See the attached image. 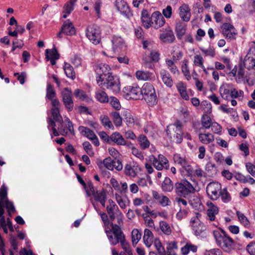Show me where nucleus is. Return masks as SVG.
<instances>
[{
  "mask_svg": "<svg viewBox=\"0 0 255 255\" xmlns=\"http://www.w3.org/2000/svg\"><path fill=\"white\" fill-rule=\"evenodd\" d=\"M199 139L203 144H208L214 140V136L211 133H199L198 134Z\"/></svg>",
  "mask_w": 255,
  "mask_h": 255,
  "instance_id": "nucleus-36",
  "label": "nucleus"
},
{
  "mask_svg": "<svg viewBox=\"0 0 255 255\" xmlns=\"http://www.w3.org/2000/svg\"><path fill=\"white\" fill-rule=\"evenodd\" d=\"M141 97L147 104L152 107L157 104L158 100L153 85L149 82L145 83L140 88Z\"/></svg>",
  "mask_w": 255,
  "mask_h": 255,
  "instance_id": "nucleus-6",
  "label": "nucleus"
},
{
  "mask_svg": "<svg viewBox=\"0 0 255 255\" xmlns=\"http://www.w3.org/2000/svg\"><path fill=\"white\" fill-rule=\"evenodd\" d=\"M106 210L108 214H116L122 213L119 209L118 206L112 199L108 200V204L106 206Z\"/></svg>",
  "mask_w": 255,
  "mask_h": 255,
  "instance_id": "nucleus-38",
  "label": "nucleus"
},
{
  "mask_svg": "<svg viewBox=\"0 0 255 255\" xmlns=\"http://www.w3.org/2000/svg\"><path fill=\"white\" fill-rule=\"evenodd\" d=\"M217 245L224 252L230 253L234 248L235 242L226 232L221 229L213 231Z\"/></svg>",
  "mask_w": 255,
  "mask_h": 255,
  "instance_id": "nucleus-3",
  "label": "nucleus"
},
{
  "mask_svg": "<svg viewBox=\"0 0 255 255\" xmlns=\"http://www.w3.org/2000/svg\"><path fill=\"white\" fill-rule=\"evenodd\" d=\"M123 92L129 99L136 100L141 98L140 88L137 86H127L123 89Z\"/></svg>",
  "mask_w": 255,
  "mask_h": 255,
  "instance_id": "nucleus-15",
  "label": "nucleus"
},
{
  "mask_svg": "<svg viewBox=\"0 0 255 255\" xmlns=\"http://www.w3.org/2000/svg\"><path fill=\"white\" fill-rule=\"evenodd\" d=\"M114 144L118 145H126L127 141L120 132L116 131L113 132L110 135V144Z\"/></svg>",
  "mask_w": 255,
  "mask_h": 255,
  "instance_id": "nucleus-24",
  "label": "nucleus"
},
{
  "mask_svg": "<svg viewBox=\"0 0 255 255\" xmlns=\"http://www.w3.org/2000/svg\"><path fill=\"white\" fill-rule=\"evenodd\" d=\"M7 210V212L9 216L11 217L12 214H14L15 212V209L12 202L9 201L8 199H6L4 202V207Z\"/></svg>",
  "mask_w": 255,
  "mask_h": 255,
  "instance_id": "nucleus-53",
  "label": "nucleus"
},
{
  "mask_svg": "<svg viewBox=\"0 0 255 255\" xmlns=\"http://www.w3.org/2000/svg\"><path fill=\"white\" fill-rule=\"evenodd\" d=\"M186 29V24L185 23L182 21L176 22L175 30L178 39H182L185 34Z\"/></svg>",
  "mask_w": 255,
  "mask_h": 255,
  "instance_id": "nucleus-32",
  "label": "nucleus"
},
{
  "mask_svg": "<svg viewBox=\"0 0 255 255\" xmlns=\"http://www.w3.org/2000/svg\"><path fill=\"white\" fill-rule=\"evenodd\" d=\"M99 215L101 216V219L103 222L105 230L106 229L107 227H109L112 226V224H114L112 222H110L108 216L106 213L102 212L100 211H98Z\"/></svg>",
  "mask_w": 255,
  "mask_h": 255,
  "instance_id": "nucleus-55",
  "label": "nucleus"
},
{
  "mask_svg": "<svg viewBox=\"0 0 255 255\" xmlns=\"http://www.w3.org/2000/svg\"><path fill=\"white\" fill-rule=\"evenodd\" d=\"M165 63L167 68L171 73L173 74H176V73L179 74V71L177 67L175 65L173 60L166 59Z\"/></svg>",
  "mask_w": 255,
  "mask_h": 255,
  "instance_id": "nucleus-43",
  "label": "nucleus"
},
{
  "mask_svg": "<svg viewBox=\"0 0 255 255\" xmlns=\"http://www.w3.org/2000/svg\"><path fill=\"white\" fill-rule=\"evenodd\" d=\"M64 70L66 76L72 79H74L76 77L75 72L73 67L67 62H65L64 66Z\"/></svg>",
  "mask_w": 255,
  "mask_h": 255,
  "instance_id": "nucleus-42",
  "label": "nucleus"
},
{
  "mask_svg": "<svg viewBox=\"0 0 255 255\" xmlns=\"http://www.w3.org/2000/svg\"><path fill=\"white\" fill-rule=\"evenodd\" d=\"M101 32L99 26L92 24L87 26L86 29V36L94 44H99L101 39Z\"/></svg>",
  "mask_w": 255,
  "mask_h": 255,
  "instance_id": "nucleus-10",
  "label": "nucleus"
},
{
  "mask_svg": "<svg viewBox=\"0 0 255 255\" xmlns=\"http://www.w3.org/2000/svg\"><path fill=\"white\" fill-rule=\"evenodd\" d=\"M233 85L232 84H224L220 88V93L223 99L229 100L230 98Z\"/></svg>",
  "mask_w": 255,
  "mask_h": 255,
  "instance_id": "nucleus-28",
  "label": "nucleus"
},
{
  "mask_svg": "<svg viewBox=\"0 0 255 255\" xmlns=\"http://www.w3.org/2000/svg\"><path fill=\"white\" fill-rule=\"evenodd\" d=\"M154 245L158 252L159 255H167L164 247L159 239H155Z\"/></svg>",
  "mask_w": 255,
  "mask_h": 255,
  "instance_id": "nucleus-58",
  "label": "nucleus"
},
{
  "mask_svg": "<svg viewBox=\"0 0 255 255\" xmlns=\"http://www.w3.org/2000/svg\"><path fill=\"white\" fill-rule=\"evenodd\" d=\"M149 161L156 169L158 171L169 168V162L163 155L159 154L157 156L151 155L149 157Z\"/></svg>",
  "mask_w": 255,
  "mask_h": 255,
  "instance_id": "nucleus-9",
  "label": "nucleus"
},
{
  "mask_svg": "<svg viewBox=\"0 0 255 255\" xmlns=\"http://www.w3.org/2000/svg\"><path fill=\"white\" fill-rule=\"evenodd\" d=\"M138 144L142 150H145L148 148L150 144V141L145 135L140 134L137 137Z\"/></svg>",
  "mask_w": 255,
  "mask_h": 255,
  "instance_id": "nucleus-37",
  "label": "nucleus"
},
{
  "mask_svg": "<svg viewBox=\"0 0 255 255\" xmlns=\"http://www.w3.org/2000/svg\"><path fill=\"white\" fill-rule=\"evenodd\" d=\"M152 196L155 202L163 207L169 206L171 204V201L167 196L157 191H152Z\"/></svg>",
  "mask_w": 255,
  "mask_h": 255,
  "instance_id": "nucleus-17",
  "label": "nucleus"
},
{
  "mask_svg": "<svg viewBox=\"0 0 255 255\" xmlns=\"http://www.w3.org/2000/svg\"><path fill=\"white\" fill-rule=\"evenodd\" d=\"M179 14L183 21L188 22L190 20L191 13V9L187 4H182L178 9Z\"/></svg>",
  "mask_w": 255,
  "mask_h": 255,
  "instance_id": "nucleus-23",
  "label": "nucleus"
},
{
  "mask_svg": "<svg viewBox=\"0 0 255 255\" xmlns=\"http://www.w3.org/2000/svg\"><path fill=\"white\" fill-rule=\"evenodd\" d=\"M75 4V3L70 0L67 1L63 6V12L64 13L70 14L74 9Z\"/></svg>",
  "mask_w": 255,
  "mask_h": 255,
  "instance_id": "nucleus-64",
  "label": "nucleus"
},
{
  "mask_svg": "<svg viewBox=\"0 0 255 255\" xmlns=\"http://www.w3.org/2000/svg\"><path fill=\"white\" fill-rule=\"evenodd\" d=\"M197 251V247L191 243H186V245L181 248V251L183 255H187L190 251L196 253Z\"/></svg>",
  "mask_w": 255,
  "mask_h": 255,
  "instance_id": "nucleus-46",
  "label": "nucleus"
},
{
  "mask_svg": "<svg viewBox=\"0 0 255 255\" xmlns=\"http://www.w3.org/2000/svg\"><path fill=\"white\" fill-rule=\"evenodd\" d=\"M122 115L124 117V120L127 126L130 128L133 127L135 123L136 122L137 119L133 118L130 112L128 110H125L123 112Z\"/></svg>",
  "mask_w": 255,
  "mask_h": 255,
  "instance_id": "nucleus-31",
  "label": "nucleus"
},
{
  "mask_svg": "<svg viewBox=\"0 0 255 255\" xmlns=\"http://www.w3.org/2000/svg\"><path fill=\"white\" fill-rule=\"evenodd\" d=\"M95 71L98 75L96 78L97 83H99L101 79L112 74L111 68L106 63H101L95 66Z\"/></svg>",
  "mask_w": 255,
  "mask_h": 255,
  "instance_id": "nucleus-12",
  "label": "nucleus"
},
{
  "mask_svg": "<svg viewBox=\"0 0 255 255\" xmlns=\"http://www.w3.org/2000/svg\"><path fill=\"white\" fill-rule=\"evenodd\" d=\"M123 214L120 213L117 216L118 224H112L111 226L106 228L105 232L112 245L115 246L120 243L127 255H132L130 246L126 240L125 235L121 227L123 224Z\"/></svg>",
  "mask_w": 255,
  "mask_h": 255,
  "instance_id": "nucleus-1",
  "label": "nucleus"
},
{
  "mask_svg": "<svg viewBox=\"0 0 255 255\" xmlns=\"http://www.w3.org/2000/svg\"><path fill=\"white\" fill-rule=\"evenodd\" d=\"M222 186L217 182L209 183L206 187V192L208 197L212 200H217L220 196Z\"/></svg>",
  "mask_w": 255,
  "mask_h": 255,
  "instance_id": "nucleus-11",
  "label": "nucleus"
},
{
  "mask_svg": "<svg viewBox=\"0 0 255 255\" xmlns=\"http://www.w3.org/2000/svg\"><path fill=\"white\" fill-rule=\"evenodd\" d=\"M173 160L175 163L182 167L186 165L187 161L185 157H182L179 154H175L173 155Z\"/></svg>",
  "mask_w": 255,
  "mask_h": 255,
  "instance_id": "nucleus-61",
  "label": "nucleus"
},
{
  "mask_svg": "<svg viewBox=\"0 0 255 255\" xmlns=\"http://www.w3.org/2000/svg\"><path fill=\"white\" fill-rule=\"evenodd\" d=\"M86 192V195L88 197H90V201L94 206V208L96 209L95 203L94 202V200L98 196H99L100 194L103 193V190H98L95 188L94 185L91 181H88L87 182L86 185L84 187Z\"/></svg>",
  "mask_w": 255,
  "mask_h": 255,
  "instance_id": "nucleus-13",
  "label": "nucleus"
},
{
  "mask_svg": "<svg viewBox=\"0 0 255 255\" xmlns=\"http://www.w3.org/2000/svg\"><path fill=\"white\" fill-rule=\"evenodd\" d=\"M143 240L145 245L147 247L149 248L152 245L153 234L150 230L148 229L144 230Z\"/></svg>",
  "mask_w": 255,
  "mask_h": 255,
  "instance_id": "nucleus-34",
  "label": "nucleus"
},
{
  "mask_svg": "<svg viewBox=\"0 0 255 255\" xmlns=\"http://www.w3.org/2000/svg\"><path fill=\"white\" fill-rule=\"evenodd\" d=\"M124 173L126 175L130 177H134L137 175V172L134 169V167L130 164L126 165L124 169Z\"/></svg>",
  "mask_w": 255,
  "mask_h": 255,
  "instance_id": "nucleus-48",
  "label": "nucleus"
},
{
  "mask_svg": "<svg viewBox=\"0 0 255 255\" xmlns=\"http://www.w3.org/2000/svg\"><path fill=\"white\" fill-rule=\"evenodd\" d=\"M244 65L248 70L255 69V48L249 50L245 57Z\"/></svg>",
  "mask_w": 255,
  "mask_h": 255,
  "instance_id": "nucleus-19",
  "label": "nucleus"
},
{
  "mask_svg": "<svg viewBox=\"0 0 255 255\" xmlns=\"http://www.w3.org/2000/svg\"><path fill=\"white\" fill-rule=\"evenodd\" d=\"M61 28L62 32L66 35L73 36L76 34V28L70 19L64 21Z\"/></svg>",
  "mask_w": 255,
  "mask_h": 255,
  "instance_id": "nucleus-22",
  "label": "nucleus"
},
{
  "mask_svg": "<svg viewBox=\"0 0 255 255\" xmlns=\"http://www.w3.org/2000/svg\"><path fill=\"white\" fill-rule=\"evenodd\" d=\"M220 194L221 199L223 202L227 203L231 200V196L230 194L228 192L226 188L221 189V192H220Z\"/></svg>",
  "mask_w": 255,
  "mask_h": 255,
  "instance_id": "nucleus-62",
  "label": "nucleus"
},
{
  "mask_svg": "<svg viewBox=\"0 0 255 255\" xmlns=\"http://www.w3.org/2000/svg\"><path fill=\"white\" fill-rule=\"evenodd\" d=\"M176 87L181 97L184 100L188 101L190 99L189 95L188 93L187 85L182 81L178 82Z\"/></svg>",
  "mask_w": 255,
  "mask_h": 255,
  "instance_id": "nucleus-25",
  "label": "nucleus"
},
{
  "mask_svg": "<svg viewBox=\"0 0 255 255\" xmlns=\"http://www.w3.org/2000/svg\"><path fill=\"white\" fill-rule=\"evenodd\" d=\"M141 20L142 25L146 29L153 27L157 29L163 26L165 22L163 16L159 11H154L150 15L145 9L141 11Z\"/></svg>",
  "mask_w": 255,
  "mask_h": 255,
  "instance_id": "nucleus-2",
  "label": "nucleus"
},
{
  "mask_svg": "<svg viewBox=\"0 0 255 255\" xmlns=\"http://www.w3.org/2000/svg\"><path fill=\"white\" fill-rule=\"evenodd\" d=\"M208 208L206 211L207 219L210 221H215L216 215L219 213V208L211 201H208L206 203Z\"/></svg>",
  "mask_w": 255,
  "mask_h": 255,
  "instance_id": "nucleus-21",
  "label": "nucleus"
},
{
  "mask_svg": "<svg viewBox=\"0 0 255 255\" xmlns=\"http://www.w3.org/2000/svg\"><path fill=\"white\" fill-rule=\"evenodd\" d=\"M213 123L211 118L207 114H204L201 118V124L202 128L206 129L209 128Z\"/></svg>",
  "mask_w": 255,
  "mask_h": 255,
  "instance_id": "nucleus-54",
  "label": "nucleus"
},
{
  "mask_svg": "<svg viewBox=\"0 0 255 255\" xmlns=\"http://www.w3.org/2000/svg\"><path fill=\"white\" fill-rule=\"evenodd\" d=\"M135 76L138 80L141 81H152L154 79L153 74L147 71L138 70L135 73Z\"/></svg>",
  "mask_w": 255,
  "mask_h": 255,
  "instance_id": "nucleus-27",
  "label": "nucleus"
},
{
  "mask_svg": "<svg viewBox=\"0 0 255 255\" xmlns=\"http://www.w3.org/2000/svg\"><path fill=\"white\" fill-rule=\"evenodd\" d=\"M181 70L185 79L187 81L191 79V75L190 74L189 67V60L187 59H184L181 63Z\"/></svg>",
  "mask_w": 255,
  "mask_h": 255,
  "instance_id": "nucleus-33",
  "label": "nucleus"
},
{
  "mask_svg": "<svg viewBox=\"0 0 255 255\" xmlns=\"http://www.w3.org/2000/svg\"><path fill=\"white\" fill-rule=\"evenodd\" d=\"M48 123L49 126L52 127L53 134L54 136H58L60 134L66 136L69 132L74 134L73 126L69 119L65 120L64 123L63 121L59 122L57 129L55 128V122L52 119L49 118Z\"/></svg>",
  "mask_w": 255,
  "mask_h": 255,
  "instance_id": "nucleus-5",
  "label": "nucleus"
},
{
  "mask_svg": "<svg viewBox=\"0 0 255 255\" xmlns=\"http://www.w3.org/2000/svg\"><path fill=\"white\" fill-rule=\"evenodd\" d=\"M51 114L53 118V121L58 123L63 122V118L60 114L59 108H52Z\"/></svg>",
  "mask_w": 255,
  "mask_h": 255,
  "instance_id": "nucleus-56",
  "label": "nucleus"
},
{
  "mask_svg": "<svg viewBox=\"0 0 255 255\" xmlns=\"http://www.w3.org/2000/svg\"><path fill=\"white\" fill-rule=\"evenodd\" d=\"M114 5L117 9L122 14L128 17L131 15V11L128 4L125 0H116Z\"/></svg>",
  "mask_w": 255,
  "mask_h": 255,
  "instance_id": "nucleus-20",
  "label": "nucleus"
},
{
  "mask_svg": "<svg viewBox=\"0 0 255 255\" xmlns=\"http://www.w3.org/2000/svg\"><path fill=\"white\" fill-rule=\"evenodd\" d=\"M221 30L222 33L227 40H232L236 38L237 30L230 23H223L221 26Z\"/></svg>",
  "mask_w": 255,
  "mask_h": 255,
  "instance_id": "nucleus-14",
  "label": "nucleus"
},
{
  "mask_svg": "<svg viewBox=\"0 0 255 255\" xmlns=\"http://www.w3.org/2000/svg\"><path fill=\"white\" fill-rule=\"evenodd\" d=\"M110 116L116 127H120L122 126L123 118L119 112L116 111L112 112L110 113Z\"/></svg>",
  "mask_w": 255,
  "mask_h": 255,
  "instance_id": "nucleus-39",
  "label": "nucleus"
},
{
  "mask_svg": "<svg viewBox=\"0 0 255 255\" xmlns=\"http://www.w3.org/2000/svg\"><path fill=\"white\" fill-rule=\"evenodd\" d=\"M195 189L193 186L186 180H181L175 183L174 192L176 197L187 198L195 192Z\"/></svg>",
  "mask_w": 255,
  "mask_h": 255,
  "instance_id": "nucleus-7",
  "label": "nucleus"
},
{
  "mask_svg": "<svg viewBox=\"0 0 255 255\" xmlns=\"http://www.w3.org/2000/svg\"><path fill=\"white\" fill-rule=\"evenodd\" d=\"M55 96L56 92L53 86L51 84H48L46 88V98L48 100H52Z\"/></svg>",
  "mask_w": 255,
  "mask_h": 255,
  "instance_id": "nucleus-57",
  "label": "nucleus"
},
{
  "mask_svg": "<svg viewBox=\"0 0 255 255\" xmlns=\"http://www.w3.org/2000/svg\"><path fill=\"white\" fill-rule=\"evenodd\" d=\"M161 189L163 192H171L174 186L173 182L168 177H166L162 182L161 184Z\"/></svg>",
  "mask_w": 255,
  "mask_h": 255,
  "instance_id": "nucleus-35",
  "label": "nucleus"
},
{
  "mask_svg": "<svg viewBox=\"0 0 255 255\" xmlns=\"http://www.w3.org/2000/svg\"><path fill=\"white\" fill-rule=\"evenodd\" d=\"M183 124L179 120H176L171 126L167 127L166 132L167 135L171 140L177 143H180L183 140Z\"/></svg>",
  "mask_w": 255,
  "mask_h": 255,
  "instance_id": "nucleus-4",
  "label": "nucleus"
},
{
  "mask_svg": "<svg viewBox=\"0 0 255 255\" xmlns=\"http://www.w3.org/2000/svg\"><path fill=\"white\" fill-rule=\"evenodd\" d=\"M204 59L201 54H195L194 55L193 59L194 66L203 68V66H204Z\"/></svg>",
  "mask_w": 255,
  "mask_h": 255,
  "instance_id": "nucleus-52",
  "label": "nucleus"
},
{
  "mask_svg": "<svg viewBox=\"0 0 255 255\" xmlns=\"http://www.w3.org/2000/svg\"><path fill=\"white\" fill-rule=\"evenodd\" d=\"M230 98L232 99H237L242 101L244 97V92L241 90H238L233 86L232 91H231Z\"/></svg>",
  "mask_w": 255,
  "mask_h": 255,
  "instance_id": "nucleus-45",
  "label": "nucleus"
},
{
  "mask_svg": "<svg viewBox=\"0 0 255 255\" xmlns=\"http://www.w3.org/2000/svg\"><path fill=\"white\" fill-rule=\"evenodd\" d=\"M99 86L103 90H110L114 93H118L120 90V83L119 80L113 76L109 75L108 76L101 79Z\"/></svg>",
  "mask_w": 255,
  "mask_h": 255,
  "instance_id": "nucleus-8",
  "label": "nucleus"
},
{
  "mask_svg": "<svg viewBox=\"0 0 255 255\" xmlns=\"http://www.w3.org/2000/svg\"><path fill=\"white\" fill-rule=\"evenodd\" d=\"M159 59V53L157 51H152L150 53V57L143 58V60L146 63H150L151 62H157Z\"/></svg>",
  "mask_w": 255,
  "mask_h": 255,
  "instance_id": "nucleus-50",
  "label": "nucleus"
},
{
  "mask_svg": "<svg viewBox=\"0 0 255 255\" xmlns=\"http://www.w3.org/2000/svg\"><path fill=\"white\" fill-rule=\"evenodd\" d=\"M102 125L106 128L108 129H113L114 126L112 122L110 121L108 116L106 115H101L100 117Z\"/></svg>",
  "mask_w": 255,
  "mask_h": 255,
  "instance_id": "nucleus-49",
  "label": "nucleus"
},
{
  "mask_svg": "<svg viewBox=\"0 0 255 255\" xmlns=\"http://www.w3.org/2000/svg\"><path fill=\"white\" fill-rule=\"evenodd\" d=\"M79 130L84 136L89 139L96 146H99V139L94 131L88 128L83 126L79 127Z\"/></svg>",
  "mask_w": 255,
  "mask_h": 255,
  "instance_id": "nucleus-18",
  "label": "nucleus"
},
{
  "mask_svg": "<svg viewBox=\"0 0 255 255\" xmlns=\"http://www.w3.org/2000/svg\"><path fill=\"white\" fill-rule=\"evenodd\" d=\"M159 229L166 235H170L172 233V229L168 223L164 221H161L159 223Z\"/></svg>",
  "mask_w": 255,
  "mask_h": 255,
  "instance_id": "nucleus-40",
  "label": "nucleus"
},
{
  "mask_svg": "<svg viewBox=\"0 0 255 255\" xmlns=\"http://www.w3.org/2000/svg\"><path fill=\"white\" fill-rule=\"evenodd\" d=\"M205 172L198 166L195 167L194 172L192 177H196L198 179H201L202 178L205 177Z\"/></svg>",
  "mask_w": 255,
  "mask_h": 255,
  "instance_id": "nucleus-63",
  "label": "nucleus"
},
{
  "mask_svg": "<svg viewBox=\"0 0 255 255\" xmlns=\"http://www.w3.org/2000/svg\"><path fill=\"white\" fill-rule=\"evenodd\" d=\"M178 248L177 243L175 241L169 242L167 244V255H177L175 253V250Z\"/></svg>",
  "mask_w": 255,
  "mask_h": 255,
  "instance_id": "nucleus-47",
  "label": "nucleus"
},
{
  "mask_svg": "<svg viewBox=\"0 0 255 255\" xmlns=\"http://www.w3.org/2000/svg\"><path fill=\"white\" fill-rule=\"evenodd\" d=\"M183 197H175L174 201L177 204L180 209L189 208L188 203Z\"/></svg>",
  "mask_w": 255,
  "mask_h": 255,
  "instance_id": "nucleus-59",
  "label": "nucleus"
},
{
  "mask_svg": "<svg viewBox=\"0 0 255 255\" xmlns=\"http://www.w3.org/2000/svg\"><path fill=\"white\" fill-rule=\"evenodd\" d=\"M190 225L192 229L196 236H199L202 233L206 230V226L202 222H190Z\"/></svg>",
  "mask_w": 255,
  "mask_h": 255,
  "instance_id": "nucleus-29",
  "label": "nucleus"
},
{
  "mask_svg": "<svg viewBox=\"0 0 255 255\" xmlns=\"http://www.w3.org/2000/svg\"><path fill=\"white\" fill-rule=\"evenodd\" d=\"M237 215L240 223L246 228H249L250 227V222L244 214L240 211L237 212Z\"/></svg>",
  "mask_w": 255,
  "mask_h": 255,
  "instance_id": "nucleus-51",
  "label": "nucleus"
},
{
  "mask_svg": "<svg viewBox=\"0 0 255 255\" xmlns=\"http://www.w3.org/2000/svg\"><path fill=\"white\" fill-rule=\"evenodd\" d=\"M45 57L47 60H49V59L52 58L59 59L60 57V55L56 48L54 47L51 49H46Z\"/></svg>",
  "mask_w": 255,
  "mask_h": 255,
  "instance_id": "nucleus-44",
  "label": "nucleus"
},
{
  "mask_svg": "<svg viewBox=\"0 0 255 255\" xmlns=\"http://www.w3.org/2000/svg\"><path fill=\"white\" fill-rule=\"evenodd\" d=\"M6 199H7V188L3 185L0 188V203L2 206H4V202Z\"/></svg>",
  "mask_w": 255,
  "mask_h": 255,
  "instance_id": "nucleus-60",
  "label": "nucleus"
},
{
  "mask_svg": "<svg viewBox=\"0 0 255 255\" xmlns=\"http://www.w3.org/2000/svg\"><path fill=\"white\" fill-rule=\"evenodd\" d=\"M62 101L68 111H72L74 108V103L72 99V94L71 90L68 88H64L61 92Z\"/></svg>",
  "mask_w": 255,
  "mask_h": 255,
  "instance_id": "nucleus-16",
  "label": "nucleus"
},
{
  "mask_svg": "<svg viewBox=\"0 0 255 255\" xmlns=\"http://www.w3.org/2000/svg\"><path fill=\"white\" fill-rule=\"evenodd\" d=\"M160 76L163 83L168 87L171 88L173 85V81L170 74L165 69H161Z\"/></svg>",
  "mask_w": 255,
  "mask_h": 255,
  "instance_id": "nucleus-26",
  "label": "nucleus"
},
{
  "mask_svg": "<svg viewBox=\"0 0 255 255\" xmlns=\"http://www.w3.org/2000/svg\"><path fill=\"white\" fill-rule=\"evenodd\" d=\"M96 98L99 102L102 103H108L109 97L107 94L103 90H99L96 92Z\"/></svg>",
  "mask_w": 255,
  "mask_h": 255,
  "instance_id": "nucleus-41",
  "label": "nucleus"
},
{
  "mask_svg": "<svg viewBox=\"0 0 255 255\" xmlns=\"http://www.w3.org/2000/svg\"><path fill=\"white\" fill-rule=\"evenodd\" d=\"M159 38L164 42L170 43L174 41L175 36L173 31L168 29L160 34Z\"/></svg>",
  "mask_w": 255,
  "mask_h": 255,
  "instance_id": "nucleus-30",
  "label": "nucleus"
}]
</instances>
